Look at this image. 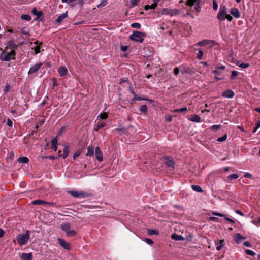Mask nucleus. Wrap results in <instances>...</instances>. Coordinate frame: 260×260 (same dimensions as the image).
<instances>
[{
    "mask_svg": "<svg viewBox=\"0 0 260 260\" xmlns=\"http://www.w3.org/2000/svg\"><path fill=\"white\" fill-rule=\"evenodd\" d=\"M30 238V231L27 230L24 234H18L16 236V239L20 245H24L27 244Z\"/></svg>",
    "mask_w": 260,
    "mask_h": 260,
    "instance_id": "1",
    "label": "nucleus"
},
{
    "mask_svg": "<svg viewBox=\"0 0 260 260\" xmlns=\"http://www.w3.org/2000/svg\"><path fill=\"white\" fill-rule=\"evenodd\" d=\"M5 53V50L0 55V59L2 61H9L10 60H15L16 51L15 50L12 49L10 52L8 53L7 54L4 55H3Z\"/></svg>",
    "mask_w": 260,
    "mask_h": 260,
    "instance_id": "2",
    "label": "nucleus"
},
{
    "mask_svg": "<svg viewBox=\"0 0 260 260\" xmlns=\"http://www.w3.org/2000/svg\"><path fill=\"white\" fill-rule=\"evenodd\" d=\"M68 193L75 198H84L91 197L92 194L87 192L82 191L70 190L68 191Z\"/></svg>",
    "mask_w": 260,
    "mask_h": 260,
    "instance_id": "3",
    "label": "nucleus"
},
{
    "mask_svg": "<svg viewBox=\"0 0 260 260\" xmlns=\"http://www.w3.org/2000/svg\"><path fill=\"white\" fill-rule=\"evenodd\" d=\"M129 39L138 43H142L144 41V38L141 35V31H135L129 36Z\"/></svg>",
    "mask_w": 260,
    "mask_h": 260,
    "instance_id": "4",
    "label": "nucleus"
},
{
    "mask_svg": "<svg viewBox=\"0 0 260 260\" xmlns=\"http://www.w3.org/2000/svg\"><path fill=\"white\" fill-rule=\"evenodd\" d=\"M161 161L168 167H172L174 168L175 167V161L173 158L167 156H164L161 159Z\"/></svg>",
    "mask_w": 260,
    "mask_h": 260,
    "instance_id": "5",
    "label": "nucleus"
},
{
    "mask_svg": "<svg viewBox=\"0 0 260 260\" xmlns=\"http://www.w3.org/2000/svg\"><path fill=\"white\" fill-rule=\"evenodd\" d=\"M42 65L43 63L42 62H39L32 66L30 68L28 72V74L31 75L34 73H37L39 71V69L41 68V67L42 66Z\"/></svg>",
    "mask_w": 260,
    "mask_h": 260,
    "instance_id": "6",
    "label": "nucleus"
},
{
    "mask_svg": "<svg viewBox=\"0 0 260 260\" xmlns=\"http://www.w3.org/2000/svg\"><path fill=\"white\" fill-rule=\"evenodd\" d=\"M180 69L182 74L186 73L189 75H191L194 73L192 69L187 66V64H182L180 66Z\"/></svg>",
    "mask_w": 260,
    "mask_h": 260,
    "instance_id": "7",
    "label": "nucleus"
},
{
    "mask_svg": "<svg viewBox=\"0 0 260 260\" xmlns=\"http://www.w3.org/2000/svg\"><path fill=\"white\" fill-rule=\"evenodd\" d=\"M6 45L7 46L5 47V50H7L9 49V48L14 49L18 47V45L17 44L16 42H15L12 40L8 41Z\"/></svg>",
    "mask_w": 260,
    "mask_h": 260,
    "instance_id": "8",
    "label": "nucleus"
},
{
    "mask_svg": "<svg viewBox=\"0 0 260 260\" xmlns=\"http://www.w3.org/2000/svg\"><path fill=\"white\" fill-rule=\"evenodd\" d=\"M58 242L59 244L65 249L66 250H70L71 248V246L69 243L67 242L64 240L58 238Z\"/></svg>",
    "mask_w": 260,
    "mask_h": 260,
    "instance_id": "9",
    "label": "nucleus"
},
{
    "mask_svg": "<svg viewBox=\"0 0 260 260\" xmlns=\"http://www.w3.org/2000/svg\"><path fill=\"white\" fill-rule=\"evenodd\" d=\"M213 73L215 74L214 78L217 80H221L224 79L223 75L221 71L218 70V69H216L213 70Z\"/></svg>",
    "mask_w": 260,
    "mask_h": 260,
    "instance_id": "10",
    "label": "nucleus"
},
{
    "mask_svg": "<svg viewBox=\"0 0 260 260\" xmlns=\"http://www.w3.org/2000/svg\"><path fill=\"white\" fill-rule=\"evenodd\" d=\"M95 155L96 159L99 162H102L103 161V154L99 147H96L95 149Z\"/></svg>",
    "mask_w": 260,
    "mask_h": 260,
    "instance_id": "11",
    "label": "nucleus"
},
{
    "mask_svg": "<svg viewBox=\"0 0 260 260\" xmlns=\"http://www.w3.org/2000/svg\"><path fill=\"white\" fill-rule=\"evenodd\" d=\"M68 17V12L62 14L60 16H59L57 19L54 21L55 24H60L62 22L63 19Z\"/></svg>",
    "mask_w": 260,
    "mask_h": 260,
    "instance_id": "12",
    "label": "nucleus"
},
{
    "mask_svg": "<svg viewBox=\"0 0 260 260\" xmlns=\"http://www.w3.org/2000/svg\"><path fill=\"white\" fill-rule=\"evenodd\" d=\"M69 155V146L68 144L64 145L63 153L62 155L59 154V157H62L63 159H66Z\"/></svg>",
    "mask_w": 260,
    "mask_h": 260,
    "instance_id": "13",
    "label": "nucleus"
},
{
    "mask_svg": "<svg viewBox=\"0 0 260 260\" xmlns=\"http://www.w3.org/2000/svg\"><path fill=\"white\" fill-rule=\"evenodd\" d=\"M235 93L233 91L230 89H228L223 91L222 93V96L227 98H232L234 96Z\"/></svg>",
    "mask_w": 260,
    "mask_h": 260,
    "instance_id": "14",
    "label": "nucleus"
},
{
    "mask_svg": "<svg viewBox=\"0 0 260 260\" xmlns=\"http://www.w3.org/2000/svg\"><path fill=\"white\" fill-rule=\"evenodd\" d=\"M58 72L60 77H64L68 74V69L66 67L60 66L58 69Z\"/></svg>",
    "mask_w": 260,
    "mask_h": 260,
    "instance_id": "15",
    "label": "nucleus"
},
{
    "mask_svg": "<svg viewBox=\"0 0 260 260\" xmlns=\"http://www.w3.org/2000/svg\"><path fill=\"white\" fill-rule=\"evenodd\" d=\"M230 13L236 18H239L240 17V13L239 10L236 8H233L230 10Z\"/></svg>",
    "mask_w": 260,
    "mask_h": 260,
    "instance_id": "16",
    "label": "nucleus"
},
{
    "mask_svg": "<svg viewBox=\"0 0 260 260\" xmlns=\"http://www.w3.org/2000/svg\"><path fill=\"white\" fill-rule=\"evenodd\" d=\"M245 237L242 236L239 233H236L234 237V241L237 244L240 243L241 242V240L245 239Z\"/></svg>",
    "mask_w": 260,
    "mask_h": 260,
    "instance_id": "17",
    "label": "nucleus"
},
{
    "mask_svg": "<svg viewBox=\"0 0 260 260\" xmlns=\"http://www.w3.org/2000/svg\"><path fill=\"white\" fill-rule=\"evenodd\" d=\"M106 125V123L105 122L98 121L94 127V130L95 131H98L99 129L104 127Z\"/></svg>",
    "mask_w": 260,
    "mask_h": 260,
    "instance_id": "18",
    "label": "nucleus"
},
{
    "mask_svg": "<svg viewBox=\"0 0 260 260\" xmlns=\"http://www.w3.org/2000/svg\"><path fill=\"white\" fill-rule=\"evenodd\" d=\"M32 204L33 205H41V204H47V205H52V203L48 202L42 200H35L32 201Z\"/></svg>",
    "mask_w": 260,
    "mask_h": 260,
    "instance_id": "19",
    "label": "nucleus"
},
{
    "mask_svg": "<svg viewBox=\"0 0 260 260\" xmlns=\"http://www.w3.org/2000/svg\"><path fill=\"white\" fill-rule=\"evenodd\" d=\"M37 46L32 49L34 50L35 54H37L40 52V46L42 44V42H40L38 41H36L34 43Z\"/></svg>",
    "mask_w": 260,
    "mask_h": 260,
    "instance_id": "20",
    "label": "nucleus"
},
{
    "mask_svg": "<svg viewBox=\"0 0 260 260\" xmlns=\"http://www.w3.org/2000/svg\"><path fill=\"white\" fill-rule=\"evenodd\" d=\"M224 240H220L219 242H215V244L216 245V249L218 251H219L221 249V248L225 245Z\"/></svg>",
    "mask_w": 260,
    "mask_h": 260,
    "instance_id": "21",
    "label": "nucleus"
},
{
    "mask_svg": "<svg viewBox=\"0 0 260 260\" xmlns=\"http://www.w3.org/2000/svg\"><path fill=\"white\" fill-rule=\"evenodd\" d=\"M21 259L22 260H32V254L31 253H23L22 254Z\"/></svg>",
    "mask_w": 260,
    "mask_h": 260,
    "instance_id": "22",
    "label": "nucleus"
},
{
    "mask_svg": "<svg viewBox=\"0 0 260 260\" xmlns=\"http://www.w3.org/2000/svg\"><path fill=\"white\" fill-rule=\"evenodd\" d=\"M70 228L71 224L69 222H66L60 225V229L66 233L70 229Z\"/></svg>",
    "mask_w": 260,
    "mask_h": 260,
    "instance_id": "23",
    "label": "nucleus"
},
{
    "mask_svg": "<svg viewBox=\"0 0 260 260\" xmlns=\"http://www.w3.org/2000/svg\"><path fill=\"white\" fill-rule=\"evenodd\" d=\"M58 140L57 137L54 138L51 141L52 149L56 151L57 149Z\"/></svg>",
    "mask_w": 260,
    "mask_h": 260,
    "instance_id": "24",
    "label": "nucleus"
},
{
    "mask_svg": "<svg viewBox=\"0 0 260 260\" xmlns=\"http://www.w3.org/2000/svg\"><path fill=\"white\" fill-rule=\"evenodd\" d=\"M189 120L192 122L199 123L201 122V118L199 115L194 114L191 116V117L189 119Z\"/></svg>",
    "mask_w": 260,
    "mask_h": 260,
    "instance_id": "25",
    "label": "nucleus"
},
{
    "mask_svg": "<svg viewBox=\"0 0 260 260\" xmlns=\"http://www.w3.org/2000/svg\"><path fill=\"white\" fill-rule=\"evenodd\" d=\"M180 13V11L179 9H170L169 16L171 17L176 16L179 14Z\"/></svg>",
    "mask_w": 260,
    "mask_h": 260,
    "instance_id": "26",
    "label": "nucleus"
},
{
    "mask_svg": "<svg viewBox=\"0 0 260 260\" xmlns=\"http://www.w3.org/2000/svg\"><path fill=\"white\" fill-rule=\"evenodd\" d=\"M171 238L176 241H183L185 240V238L183 236L176 234H172Z\"/></svg>",
    "mask_w": 260,
    "mask_h": 260,
    "instance_id": "27",
    "label": "nucleus"
},
{
    "mask_svg": "<svg viewBox=\"0 0 260 260\" xmlns=\"http://www.w3.org/2000/svg\"><path fill=\"white\" fill-rule=\"evenodd\" d=\"M94 155V148L92 146H90L87 147V152L86 153L87 156L90 157L93 156Z\"/></svg>",
    "mask_w": 260,
    "mask_h": 260,
    "instance_id": "28",
    "label": "nucleus"
},
{
    "mask_svg": "<svg viewBox=\"0 0 260 260\" xmlns=\"http://www.w3.org/2000/svg\"><path fill=\"white\" fill-rule=\"evenodd\" d=\"M32 13L35 15V16H37L38 17V18H39L40 17H41L42 16H43V13L42 12V11H38L36 8H34L32 10Z\"/></svg>",
    "mask_w": 260,
    "mask_h": 260,
    "instance_id": "29",
    "label": "nucleus"
},
{
    "mask_svg": "<svg viewBox=\"0 0 260 260\" xmlns=\"http://www.w3.org/2000/svg\"><path fill=\"white\" fill-rule=\"evenodd\" d=\"M208 42H209V40L205 39V40H203L201 41L198 42L196 44V45L198 46H200V47L207 46Z\"/></svg>",
    "mask_w": 260,
    "mask_h": 260,
    "instance_id": "30",
    "label": "nucleus"
},
{
    "mask_svg": "<svg viewBox=\"0 0 260 260\" xmlns=\"http://www.w3.org/2000/svg\"><path fill=\"white\" fill-rule=\"evenodd\" d=\"M191 188L196 192L201 193L203 191L202 188L197 185H192Z\"/></svg>",
    "mask_w": 260,
    "mask_h": 260,
    "instance_id": "31",
    "label": "nucleus"
},
{
    "mask_svg": "<svg viewBox=\"0 0 260 260\" xmlns=\"http://www.w3.org/2000/svg\"><path fill=\"white\" fill-rule=\"evenodd\" d=\"M142 100H146L148 101L151 102H152V100H149L148 99H146L145 98H142L140 96H138L137 95H136L135 96H134V98L132 99V101H142Z\"/></svg>",
    "mask_w": 260,
    "mask_h": 260,
    "instance_id": "32",
    "label": "nucleus"
},
{
    "mask_svg": "<svg viewBox=\"0 0 260 260\" xmlns=\"http://www.w3.org/2000/svg\"><path fill=\"white\" fill-rule=\"evenodd\" d=\"M226 14H224L223 13H218L217 15V18L220 21H223L225 20V16Z\"/></svg>",
    "mask_w": 260,
    "mask_h": 260,
    "instance_id": "33",
    "label": "nucleus"
},
{
    "mask_svg": "<svg viewBox=\"0 0 260 260\" xmlns=\"http://www.w3.org/2000/svg\"><path fill=\"white\" fill-rule=\"evenodd\" d=\"M14 157V153L13 151H11L8 154V156L7 157V160L8 162H11Z\"/></svg>",
    "mask_w": 260,
    "mask_h": 260,
    "instance_id": "34",
    "label": "nucleus"
},
{
    "mask_svg": "<svg viewBox=\"0 0 260 260\" xmlns=\"http://www.w3.org/2000/svg\"><path fill=\"white\" fill-rule=\"evenodd\" d=\"M215 45H218V43H217L214 40H209V42H208L207 46H208V47L209 48H211Z\"/></svg>",
    "mask_w": 260,
    "mask_h": 260,
    "instance_id": "35",
    "label": "nucleus"
},
{
    "mask_svg": "<svg viewBox=\"0 0 260 260\" xmlns=\"http://www.w3.org/2000/svg\"><path fill=\"white\" fill-rule=\"evenodd\" d=\"M66 233L68 237H73L77 234V232L75 230L70 229Z\"/></svg>",
    "mask_w": 260,
    "mask_h": 260,
    "instance_id": "36",
    "label": "nucleus"
},
{
    "mask_svg": "<svg viewBox=\"0 0 260 260\" xmlns=\"http://www.w3.org/2000/svg\"><path fill=\"white\" fill-rule=\"evenodd\" d=\"M197 2V0H187L186 1V5L191 7L194 6Z\"/></svg>",
    "mask_w": 260,
    "mask_h": 260,
    "instance_id": "37",
    "label": "nucleus"
},
{
    "mask_svg": "<svg viewBox=\"0 0 260 260\" xmlns=\"http://www.w3.org/2000/svg\"><path fill=\"white\" fill-rule=\"evenodd\" d=\"M201 2H198L194 5V10L197 13L200 12L201 10Z\"/></svg>",
    "mask_w": 260,
    "mask_h": 260,
    "instance_id": "38",
    "label": "nucleus"
},
{
    "mask_svg": "<svg viewBox=\"0 0 260 260\" xmlns=\"http://www.w3.org/2000/svg\"><path fill=\"white\" fill-rule=\"evenodd\" d=\"M18 161L22 163H27L29 161V159L27 157H21L18 159Z\"/></svg>",
    "mask_w": 260,
    "mask_h": 260,
    "instance_id": "39",
    "label": "nucleus"
},
{
    "mask_svg": "<svg viewBox=\"0 0 260 260\" xmlns=\"http://www.w3.org/2000/svg\"><path fill=\"white\" fill-rule=\"evenodd\" d=\"M147 233L149 235H157L159 234V232L158 231H156L155 230L153 229H148L147 230Z\"/></svg>",
    "mask_w": 260,
    "mask_h": 260,
    "instance_id": "40",
    "label": "nucleus"
},
{
    "mask_svg": "<svg viewBox=\"0 0 260 260\" xmlns=\"http://www.w3.org/2000/svg\"><path fill=\"white\" fill-rule=\"evenodd\" d=\"M141 112L144 114H146L148 110V108L146 105H142L140 109Z\"/></svg>",
    "mask_w": 260,
    "mask_h": 260,
    "instance_id": "41",
    "label": "nucleus"
},
{
    "mask_svg": "<svg viewBox=\"0 0 260 260\" xmlns=\"http://www.w3.org/2000/svg\"><path fill=\"white\" fill-rule=\"evenodd\" d=\"M21 18L22 20L29 21L31 20V16L29 15L23 14L21 16Z\"/></svg>",
    "mask_w": 260,
    "mask_h": 260,
    "instance_id": "42",
    "label": "nucleus"
},
{
    "mask_svg": "<svg viewBox=\"0 0 260 260\" xmlns=\"http://www.w3.org/2000/svg\"><path fill=\"white\" fill-rule=\"evenodd\" d=\"M198 50V54L197 55V58L199 60L202 59L203 56L204 55L203 51L201 49H199Z\"/></svg>",
    "mask_w": 260,
    "mask_h": 260,
    "instance_id": "43",
    "label": "nucleus"
},
{
    "mask_svg": "<svg viewBox=\"0 0 260 260\" xmlns=\"http://www.w3.org/2000/svg\"><path fill=\"white\" fill-rule=\"evenodd\" d=\"M218 13H223L224 14H227V8H226V6H221L219 9V11Z\"/></svg>",
    "mask_w": 260,
    "mask_h": 260,
    "instance_id": "44",
    "label": "nucleus"
},
{
    "mask_svg": "<svg viewBox=\"0 0 260 260\" xmlns=\"http://www.w3.org/2000/svg\"><path fill=\"white\" fill-rule=\"evenodd\" d=\"M108 4L107 0H102L100 4L97 6L98 8H101L106 6Z\"/></svg>",
    "mask_w": 260,
    "mask_h": 260,
    "instance_id": "45",
    "label": "nucleus"
},
{
    "mask_svg": "<svg viewBox=\"0 0 260 260\" xmlns=\"http://www.w3.org/2000/svg\"><path fill=\"white\" fill-rule=\"evenodd\" d=\"M131 26L134 28L140 29L141 28V24L139 23H133L131 24Z\"/></svg>",
    "mask_w": 260,
    "mask_h": 260,
    "instance_id": "46",
    "label": "nucleus"
},
{
    "mask_svg": "<svg viewBox=\"0 0 260 260\" xmlns=\"http://www.w3.org/2000/svg\"><path fill=\"white\" fill-rule=\"evenodd\" d=\"M99 117L101 119H106L108 118V114L106 112H103L98 116V118Z\"/></svg>",
    "mask_w": 260,
    "mask_h": 260,
    "instance_id": "47",
    "label": "nucleus"
},
{
    "mask_svg": "<svg viewBox=\"0 0 260 260\" xmlns=\"http://www.w3.org/2000/svg\"><path fill=\"white\" fill-rule=\"evenodd\" d=\"M170 9L168 8H164L161 12L162 15H169Z\"/></svg>",
    "mask_w": 260,
    "mask_h": 260,
    "instance_id": "48",
    "label": "nucleus"
},
{
    "mask_svg": "<svg viewBox=\"0 0 260 260\" xmlns=\"http://www.w3.org/2000/svg\"><path fill=\"white\" fill-rule=\"evenodd\" d=\"M227 138V134H224L222 137L218 138L217 140L218 142H222L226 140Z\"/></svg>",
    "mask_w": 260,
    "mask_h": 260,
    "instance_id": "49",
    "label": "nucleus"
},
{
    "mask_svg": "<svg viewBox=\"0 0 260 260\" xmlns=\"http://www.w3.org/2000/svg\"><path fill=\"white\" fill-rule=\"evenodd\" d=\"M238 72L235 70H233L231 73V79H234L237 76Z\"/></svg>",
    "mask_w": 260,
    "mask_h": 260,
    "instance_id": "50",
    "label": "nucleus"
},
{
    "mask_svg": "<svg viewBox=\"0 0 260 260\" xmlns=\"http://www.w3.org/2000/svg\"><path fill=\"white\" fill-rule=\"evenodd\" d=\"M81 154V151L80 150H77L73 155V159L75 160L77 157H79Z\"/></svg>",
    "mask_w": 260,
    "mask_h": 260,
    "instance_id": "51",
    "label": "nucleus"
},
{
    "mask_svg": "<svg viewBox=\"0 0 260 260\" xmlns=\"http://www.w3.org/2000/svg\"><path fill=\"white\" fill-rule=\"evenodd\" d=\"M245 253H246V254L251 256H254L256 254V253L254 251L249 249H246L245 250Z\"/></svg>",
    "mask_w": 260,
    "mask_h": 260,
    "instance_id": "52",
    "label": "nucleus"
},
{
    "mask_svg": "<svg viewBox=\"0 0 260 260\" xmlns=\"http://www.w3.org/2000/svg\"><path fill=\"white\" fill-rule=\"evenodd\" d=\"M239 177L238 175L236 174H232L228 176V178L230 180L233 179H237Z\"/></svg>",
    "mask_w": 260,
    "mask_h": 260,
    "instance_id": "53",
    "label": "nucleus"
},
{
    "mask_svg": "<svg viewBox=\"0 0 260 260\" xmlns=\"http://www.w3.org/2000/svg\"><path fill=\"white\" fill-rule=\"evenodd\" d=\"M237 65H238L240 67L242 68H247L249 67V64L247 63H242L241 64L237 63Z\"/></svg>",
    "mask_w": 260,
    "mask_h": 260,
    "instance_id": "54",
    "label": "nucleus"
},
{
    "mask_svg": "<svg viewBox=\"0 0 260 260\" xmlns=\"http://www.w3.org/2000/svg\"><path fill=\"white\" fill-rule=\"evenodd\" d=\"M221 127L220 125H213L211 126L210 128L213 131H217Z\"/></svg>",
    "mask_w": 260,
    "mask_h": 260,
    "instance_id": "55",
    "label": "nucleus"
},
{
    "mask_svg": "<svg viewBox=\"0 0 260 260\" xmlns=\"http://www.w3.org/2000/svg\"><path fill=\"white\" fill-rule=\"evenodd\" d=\"M218 4L216 0L213 1V9L214 11H216L218 9Z\"/></svg>",
    "mask_w": 260,
    "mask_h": 260,
    "instance_id": "56",
    "label": "nucleus"
},
{
    "mask_svg": "<svg viewBox=\"0 0 260 260\" xmlns=\"http://www.w3.org/2000/svg\"><path fill=\"white\" fill-rule=\"evenodd\" d=\"M11 89V86L10 85L7 84L5 88L3 89V91L5 92V93H7L10 89Z\"/></svg>",
    "mask_w": 260,
    "mask_h": 260,
    "instance_id": "57",
    "label": "nucleus"
},
{
    "mask_svg": "<svg viewBox=\"0 0 260 260\" xmlns=\"http://www.w3.org/2000/svg\"><path fill=\"white\" fill-rule=\"evenodd\" d=\"M140 1V0H131L130 2L133 6H136L137 5Z\"/></svg>",
    "mask_w": 260,
    "mask_h": 260,
    "instance_id": "58",
    "label": "nucleus"
},
{
    "mask_svg": "<svg viewBox=\"0 0 260 260\" xmlns=\"http://www.w3.org/2000/svg\"><path fill=\"white\" fill-rule=\"evenodd\" d=\"M180 67H175L174 69V73L175 75H178L179 72H180Z\"/></svg>",
    "mask_w": 260,
    "mask_h": 260,
    "instance_id": "59",
    "label": "nucleus"
},
{
    "mask_svg": "<svg viewBox=\"0 0 260 260\" xmlns=\"http://www.w3.org/2000/svg\"><path fill=\"white\" fill-rule=\"evenodd\" d=\"M7 124L8 126H9L10 127H12L13 125L12 121L10 119L8 118L7 121Z\"/></svg>",
    "mask_w": 260,
    "mask_h": 260,
    "instance_id": "60",
    "label": "nucleus"
},
{
    "mask_svg": "<svg viewBox=\"0 0 260 260\" xmlns=\"http://www.w3.org/2000/svg\"><path fill=\"white\" fill-rule=\"evenodd\" d=\"M20 32L22 34L30 36L29 31L25 30L23 28L21 30Z\"/></svg>",
    "mask_w": 260,
    "mask_h": 260,
    "instance_id": "61",
    "label": "nucleus"
},
{
    "mask_svg": "<svg viewBox=\"0 0 260 260\" xmlns=\"http://www.w3.org/2000/svg\"><path fill=\"white\" fill-rule=\"evenodd\" d=\"M243 245L247 247H250L251 246L250 243L247 241L244 242Z\"/></svg>",
    "mask_w": 260,
    "mask_h": 260,
    "instance_id": "62",
    "label": "nucleus"
},
{
    "mask_svg": "<svg viewBox=\"0 0 260 260\" xmlns=\"http://www.w3.org/2000/svg\"><path fill=\"white\" fill-rule=\"evenodd\" d=\"M52 82H53V88L54 87H55V86H57V85H58V84H57V82H56V78H53L52 79Z\"/></svg>",
    "mask_w": 260,
    "mask_h": 260,
    "instance_id": "63",
    "label": "nucleus"
},
{
    "mask_svg": "<svg viewBox=\"0 0 260 260\" xmlns=\"http://www.w3.org/2000/svg\"><path fill=\"white\" fill-rule=\"evenodd\" d=\"M252 223L254 224H257V223H260V217H258L256 220H252L251 221Z\"/></svg>",
    "mask_w": 260,
    "mask_h": 260,
    "instance_id": "64",
    "label": "nucleus"
}]
</instances>
